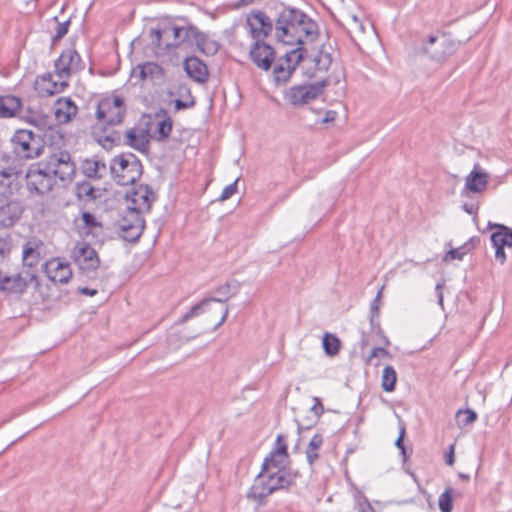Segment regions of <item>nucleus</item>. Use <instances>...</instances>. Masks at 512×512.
<instances>
[{"label":"nucleus","instance_id":"bf43d9fd","mask_svg":"<svg viewBox=\"0 0 512 512\" xmlns=\"http://www.w3.org/2000/svg\"><path fill=\"white\" fill-rule=\"evenodd\" d=\"M281 447H284L285 449V455H289L288 454V446H287V443H286V438L284 435L282 434H279L276 438V442H275V447L274 448H281Z\"/></svg>","mask_w":512,"mask_h":512},{"label":"nucleus","instance_id":"8fccbe9b","mask_svg":"<svg viewBox=\"0 0 512 512\" xmlns=\"http://www.w3.org/2000/svg\"><path fill=\"white\" fill-rule=\"evenodd\" d=\"M356 506L358 512H376L370 504L369 500L364 495H361L357 498Z\"/></svg>","mask_w":512,"mask_h":512},{"label":"nucleus","instance_id":"423d86ee","mask_svg":"<svg viewBox=\"0 0 512 512\" xmlns=\"http://www.w3.org/2000/svg\"><path fill=\"white\" fill-rule=\"evenodd\" d=\"M327 85L328 80L320 76L316 81L293 85L286 92L285 99L294 107L304 106L320 97Z\"/></svg>","mask_w":512,"mask_h":512},{"label":"nucleus","instance_id":"5fc2aeb1","mask_svg":"<svg viewBox=\"0 0 512 512\" xmlns=\"http://www.w3.org/2000/svg\"><path fill=\"white\" fill-rule=\"evenodd\" d=\"M314 404L310 408V412L312 413L311 416L316 417L319 419L321 415L324 413V406L321 402V399L318 397H313Z\"/></svg>","mask_w":512,"mask_h":512},{"label":"nucleus","instance_id":"4468645a","mask_svg":"<svg viewBox=\"0 0 512 512\" xmlns=\"http://www.w3.org/2000/svg\"><path fill=\"white\" fill-rule=\"evenodd\" d=\"M456 43L441 33L430 35L423 44L422 50L429 55L432 60L442 62L456 51Z\"/></svg>","mask_w":512,"mask_h":512},{"label":"nucleus","instance_id":"0e129e2a","mask_svg":"<svg viewBox=\"0 0 512 512\" xmlns=\"http://www.w3.org/2000/svg\"><path fill=\"white\" fill-rule=\"evenodd\" d=\"M9 244L6 240L0 238V258H4L9 252Z\"/></svg>","mask_w":512,"mask_h":512},{"label":"nucleus","instance_id":"79ce46f5","mask_svg":"<svg viewBox=\"0 0 512 512\" xmlns=\"http://www.w3.org/2000/svg\"><path fill=\"white\" fill-rule=\"evenodd\" d=\"M453 489L448 487L445 491L439 496V508L442 512H451L453 509V499H452Z\"/></svg>","mask_w":512,"mask_h":512},{"label":"nucleus","instance_id":"680f3d73","mask_svg":"<svg viewBox=\"0 0 512 512\" xmlns=\"http://www.w3.org/2000/svg\"><path fill=\"white\" fill-rule=\"evenodd\" d=\"M115 137L113 134L106 135L103 138L98 139V142L102 144L104 147H106V143H109V146H113L115 143Z\"/></svg>","mask_w":512,"mask_h":512},{"label":"nucleus","instance_id":"de8ad7c7","mask_svg":"<svg viewBox=\"0 0 512 512\" xmlns=\"http://www.w3.org/2000/svg\"><path fill=\"white\" fill-rule=\"evenodd\" d=\"M383 356V357H391L389 351L384 347H374L371 351V354L367 357L366 363L374 365L378 367L380 365L379 361H374L375 358Z\"/></svg>","mask_w":512,"mask_h":512},{"label":"nucleus","instance_id":"ea45409f","mask_svg":"<svg viewBox=\"0 0 512 512\" xmlns=\"http://www.w3.org/2000/svg\"><path fill=\"white\" fill-rule=\"evenodd\" d=\"M477 413L471 409H459L456 413V422L459 427H465L477 420Z\"/></svg>","mask_w":512,"mask_h":512},{"label":"nucleus","instance_id":"f257e3e1","mask_svg":"<svg viewBox=\"0 0 512 512\" xmlns=\"http://www.w3.org/2000/svg\"><path fill=\"white\" fill-rule=\"evenodd\" d=\"M275 38L286 45L301 47L318 35L317 23L300 9L278 3L275 6Z\"/></svg>","mask_w":512,"mask_h":512},{"label":"nucleus","instance_id":"bb28decb","mask_svg":"<svg viewBox=\"0 0 512 512\" xmlns=\"http://www.w3.org/2000/svg\"><path fill=\"white\" fill-rule=\"evenodd\" d=\"M478 165L465 178V188L474 193L484 191L488 184L489 175L485 171L478 170Z\"/></svg>","mask_w":512,"mask_h":512},{"label":"nucleus","instance_id":"20e7f679","mask_svg":"<svg viewBox=\"0 0 512 512\" xmlns=\"http://www.w3.org/2000/svg\"><path fill=\"white\" fill-rule=\"evenodd\" d=\"M110 173L118 185L134 184L143 173V166L139 158L133 153H122L110 162Z\"/></svg>","mask_w":512,"mask_h":512},{"label":"nucleus","instance_id":"58836bf2","mask_svg":"<svg viewBox=\"0 0 512 512\" xmlns=\"http://www.w3.org/2000/svg\"><path fill=\"white\" fill-rule=\"evenodd\" d=\"M322 344L325 353L329 356H335L340 350V340L333 334L325 333Z\"/></svg>","mask_w":512,"mask_h":512},{"label":"nucleus","instance_id":"4c0bfd02","mask_svg":"<svg viewBox=\"0 0 512 512\" xmlns=\"http://www.w3.org/2000/svg\"><path fill=\"white\" fill-rule=\"evenodd\" d=\"M75 194L79 200H94L96 199L95 188L87 181H82L76 184Z\"/></svg>","mask_w":512,"mask_h":512},{"label":"nucleus","instance_id":"72a5a7b5","mask_svg":"<svg viewBox=\"0 0 512 512\" xmlns=\"http://www.w3.org/2000/svg\"><path fill=\"white\" fill-rule=\"evenodd\" d=\"M21 108L20 98L13 95L0 96V118H11Z\"/></svg>","mask_w":512,"mask_h":512},{"label":"nucleus","instance_id":"f03ea898","mask_svg":"<svg viewBox=\"0 0 512 512\" xmlns=\"http://www.w3.org/2000/svg\"><path fill=\"white\" fill-rule=\"evenodd\" d=\"M300 477L298 471L291 470H263L261 468L252 486L247 492V498L264 505L269 495L277 490L288 488L295 484L296 478Z\"/></svg>","mask_w":512,"mask_h":512},{"label":"nucleus","instance_id":"f8f14e48","mask_svg":"<svg viewBox=\"0 0 512 512\" xmlns=\"http://www.w3.org/2000/svg\"><path fill=\"white\" fill-rule=\"evenodd\" d=\"M119 236L128 242H136L141 237L145 220L140 213L133 209H126L123 216L119 220Z\"/></svg>","mask_w":512,"mask_h":512},{"label":"nucleus","instance_id":"c756f323","mask_svg":"<svg viewBox=\"0 0 512 512\" xmlns=\"http://www.w3.org/2000/svg\"><path fill=\"white\" fill-rule=\"evenodd\" d=\"M138 75L139 80H155L164 76V69L155 62L139 64L133 69V74Z\"/></svg>","mask_w":512,"mask_h":512},{"label":"nucleus","instance_id":"412c9836","mask_svg":"<svg viewBox=\"0 0 512 512\" xmlns=\"http://www.w3.org/2000/svg\"><path fill=\"white\" fill-rule=\"evenodd\" d=\"M22 213L23 207L19 201H0V226H13L21 218Z\"/></svg>","mask_w":512,"mask_h":512},{"label":"nucleus","instance_id":"cd10ccee","mask_svg":"<svg viewBox=\"0 0 512 512\" xmlns=\"http://www.w3.org/2000/svg\"><path fill=\"white\" fill-rule=\"evenodd\" d=\"M289 461V455H285L284 447L273 448L268 456L265 457L262 467L263 470H288L286 463Z\"/></svg>","mask_w":512,"mask_h":512},{"label":"nucleus","instance_id":"ddd939ff","mask_svg":"<svg viewBox=\"0 0 512 512\" xmlns=\"http://www.w3.org/2000/svg\"><path fill=\"white\" fill-rule=\"evenodd\" d=\"M246 24L254 41L264 40L275 33L274 16L267 15L262 10H252L247 14Z\"/></svg>","mask_w":512,"mask_h":512},{"label":"nucleus","instance_id":"6e6552de","mask_svg":"<svg viewBox=\"0 0 512 512\" xmlns=\"http://www.w3.org/2000/svg\"><path fill=\"white\" fill-rule=\"evenodd\" d=\"M13 153L20 159H35L44 154L45 144H41L30 130H18L12 137Z\"/></svg>","mask_w":512,"mask_h":512},{"label":"nucleus","instance_id":"a211bd4d","mask_svg":"<svg viewBox=\"0 0 512 512\" xmlns=\"http://www.w3.org/2000/svg\"><path fill=\"white\" fill-rule=\"evenodd\" d=\"M127 200L131 201L128 209L136 210L142 215L143 212H149L152 203L155 201L156 196L153 190L148 185H140L126 196Z\"/></svg>","mask_w":512,"mask_h":512},{"label":"nucleus","instance_id":"393cba45","mask_svg":"<svg viewBox=\"0 0 512 512\" xmlns=\"http://www.w3.org/2000/svg\"><path fill=\"white\" fill-rule=\"evenodd\" d=\"M124 143L142 153H147L149 150L148 134L143 129L132 128L127 130Z\"/></svg>","mask_w":512,"mask_h":512},{"label":"nucleus","instance_id":"37998d69","mask_svg":"<svg viewBox=\"0 0 512 512\" xmlns=\"http://www.w3.org/2000/svg\"><path fill=\"white\" fill-rule=\"evenodd\" d=\"M406 435V428L404 425H401L399 428V436L395 441V446L399 449L400 454L402 456L403 463H406V461L409 459L411 455V451L408 452L407 448L404 445V438Z\"/></svg>","mask_w":512,"mask_h":512},{"label":"nucleus","instance_id":"473e14b6","mask_svg":"<svg viewBox=\"0 0 512 512\" xmlns=\"http://www.w3.org/2000/svg\"><path fill=\"white\" fill-rule=\"evenodd\" d=\"M82 172L88 178L99 180L106 174L107 166L102 160L86 159L82 163Z\"/></svg>","mask_w":512,"mask_h":512},{"label":"nucleus","instance_id":"69168bd1","mask_svg":"<svg viewBox=\"0 0 512 512\" xmlns=\"http://www.w3.org/2000/svg\"><path fill=\"white\" fill-rule=\"evenodd\" d=\"M443 284L441 283H438L435 287V291L437 293V297H438V303L441 307H443Z\"/></svg>","mask_w":512,"mask_h":512},{"label":"nucleus","instance_id":"e433bc0d","mask_svg":"<svg viewBox=\"0 0 512 512\" xmlns=\"http://www.w3.org/2000/svg\"><path fill=\"white\" fill-rule=\"evenodd\" d=\"M397 382V374L393 366L384 367L381 376V387L385 392H393Z\"/></svg>","mask_w":512,"mask_h":512},{"label":"nucleus","instance_id":"09e8293b","mask_svg":"<svg viewBox=\"0 0 512 512\" xmlns=\"http://www.w3.org/2000/svg\"><path fill=\"white\" fill-rule=\"evenodd\" d=\"M382 290H383V287L378 291L375 299L373 300V302L371 304V308H370V312H371V317H370L371 327H374L375 320H378V317H379V301H380V298H381V295H382Z\"/></svg>","mask_w":512,"mask_h":512},{"label":"nucleus","instance_id":"864d4df0","mask_svg":"<svg viewBox=\"0 0 512 512\" xmlns=\"http://www.w3.org/2000/svg\"><path fill=\"white\" fill-rule=\"evenodd\" d=\"M82 220L85 228H101V224L96 221V218L90 212H83Z\"/></svg>","mask_w":512,"mask_h":512},{"label":"nucleus","instance_id":"1a4fd4ad","mask_svg":"<svg viewBox=\"0 0 512 512\" xmlns=\"http://www.w3.org/2000/svg\"><path fill=\"white\" fill-rule=\"evenodd\" d=\"M26 186L31 194L44 195L55 184V177L43 166V162L32 164L25 174Z\"/></svg>","mask_w":512,"mask_h":512},{"label":"nucleus","instance_id":"c85d7f7f","mask_svg":"<svg viewBox=\"0 0 512 512\" xmlns=\"http://www.w3.org/2000/svg\"><path fill=\"white\" fill-rule=\"evenodd\" d=\"M240 290V283L237 280H232L217 287L214 291L215 296L208 298L210 302L224 303L238 294Z\"/></svg>","mask_w":512,"mask_h":512},{"label":"nucleus","instance_id":"7ed1b4c3","mask_svg":"<svg viewBox=\"0 0 512 512\" xmlns=\"http://www.w3.org/2000/svg\"><path fill=\"white\" fill-rule=\"evenodd\" d=\"M50 139H55L53 143L46 145L44 149L45 160L43 166L63 183L72 182L76 165L72 160L71 154L64 146V138L58 132L50 131Z\"/></svg>","mask_w":512,"mask_h":512},{"label":"nucleus","instance_id":"a18cd8bd","mask_svg":"<svg viewBox=\"0 0 512 512\" xmlns=\"http://www.w3.org/2000/svg\"><path fill=\"white\" fill-rule=\"evenodd\" d=\"M173 123L170 117L160 121L157 127V140L162 141L169 137L172 131Z\"/></svg>","mask_w":512,"mask_h":512},{"label":"nucleus","instance_id":"5701e85b","mask_svg":"<svg viewBox=\"0 0 512 512\" xmlns=\"http://www.w3.org/2000/svg\"><path fill=\"white\" fill-rule=\"evenodd\" d=\"M66 79L58 81L53 80L51 73H46L38 77L35 81V89L41 96H52L60 93L68 86Z\"/></svg>","mask_w":512,"mask_h":512},{"label":"nucleus","instance_id":"c9c22d12","mask_svg":"<svg viewBox=\"0 0 512 512\" xmlns=\"http://www.w3.org/2000/svg\"><path fill=\"white\" fill-rule=\"evenodd\" d=\"M324 442L323 436L321 434H314L311 440L309 441L305 454L307 463L309 466H313L315 462L319 459L318 450L322 447Z\"/></svg>","mask_w":512,"mask_h":512},{"label":"nucleus","instance_id":"7c9ffc66","mask_svg":"<svg viewBox=\"0 0 512 512\" xmlns=\"http://www.w3.org/2000/svg\"><path fill=\"white\" fill-rule=\"evenodd\" d=\"M20 171L16 167H6L0 170V192L1 193H12L14 189H17V180L19 178Z\"/></svg>","mask_w":512,"mask_h":512},{"label":"nucleus","instance_id":"13d9d810","mask_svg":"<svg viewBox=\"0 0 512 512\" xmlns=\"http://www.w3.org/2000/svg\"><path fill=\"white\" fill-rule=\"evenodd\" d=\"M174 103H175L176 110H182V109H187V108L194 106L195 101L191 100L190 102H186V101H182L180 99H176Z\"/></svg>","mask_w":512,"mask_h":512},{"label":"nucleus","instance_id":"2f4dec72","mask_svg":"<svg viewBox=\"0 0 512 512\" xmlns=\"http://www.w3.org/2000/svg\"><path fill=\"white\" fill-rule=\"evenodd\" d=\"M489 227L497 228L498 230L491 234V242L493 246L498 247H512V229L503 224H492L489 222Z\"/></svg>","mask_w":512,"mask_h":512},{"label":"nucleus","instance_id":"2eb2a0df","mask_svg":"<svg viewBox=\"0 0 512 512\" xmlns=\"http://www.w3.org/2000/svg\"><path fill=\"white\" fill-rule=\"evenodd\" d=\"M39 285L37 276L30 270H25L14 275H5L0 270V291L11 294L23 293L30 282Z\"/></svg>","mask_w":512,"mask_h":512},{"label":"nucleus","instance_id":"4be33fe9","mask_svg":"<svg viewBox=\"0 0 512 512\" xmlns=\"http://www.w3.org/2000/svg\"><path fill=\"white\" fill-rule=\"evenodd\" d=\"M187 75L197 83L204 84L208 81L209 71L207 65L198 57H187L183 62Z\"/></svg>","mask_w":512,"mask_h":512},{"label":"nucleus","instance_id":"e2e57ef3","mask_svg":"<svg viewBox=\"0 0 512 512\" xmlns=\"http://www.w3.org/2000/svg\"><path fill=\"white\" fill-rule=\"evenodd\" d=\"M463 210L470 215H475L478 211V205L474 203H465L463 204Z\"/></svg>","mask_w":512,"mask_h":512},{"label":"nucleus","instance_id":"a19ab883","mask_svg":"<svg viewBox=\"0 0 512 512\" xmlns=\"http://www.w3.org/2000/svg\"><path fill=\"white\" fill-rule=\"evenodd\" d=\"M209 303H210V300L205 298L202 301H200L198 304L192 306L190 308V310L187 313H185L182 316V318L179 320V324H183L186 321L190 320L191 318L200 315L205 310V308L208 306Z\"/></svg>","mask_w":512,"mask_h":512},{"label":"nucleus","instance_id":"0eeeda50","mask_svg":"<svg viewBox=\"0 0 512 512\" xmlns=\"http://www.w3.org/2000/svg\"><path fill=\"white\" fill-rule=\"evenodd\" d=\"M70 257L82 275L91 279L97 276L100 258L90 244L85 241H78L72 248Z\"/></svg>","mask_w":512,"mask_h":512},{"label":"nucleus","instance_id":"6ab92c4d","mask_svg":"<svg viewBox=\"0 0 512 512\" xmlns=\"http://www.w3.org/2000/svg\"><path fill=\"white\" fill-rule=\"evenodd\" d=\"M305 54L306 52L304 53L303 61L310 64V66L307 67L308 71L306 72L309 77H318L317 74L326 72L332 63V57L325 49L324 45L308 58Z\"/></svg>","mask_w":512,"mask_h":512},{"label":"nucleus","instance_id":"aec40b11","mask_svg":"<svg viewBox=\"0 0 512 512\" xmlns=\"http://www.w3.org/2000/svg\"><path fill=\"white\" fill-rule=\"evenodd\" d=\"M46 272L50 280L60 284H67L72 277L70 264L59 258L51 259L46 263Z\"/></svg>","mask_w":512,"mask_h":512},{"label":"nucleus","instance_id":"f704fd0d","mask_svg":"<svg viewBox=\"0 0 512 512\" xmlns=\"http://www.w3.org/2000/svg\"><path fill=\"white\" fill-rule=\"evenodd\" d=\"M41 242L37 240L28 241L23 246V263L24 265L32 268L37 265L40 260L39 246Z\"/></svg>","mask_w":512,"mask_h":512},{"label":"nucleus","instance_id":"9b49d317","mask_svg":"<svg viewBox=\"0 0 512 512\" xmlns=\"http://www.w3.org/2000/svg\"><path fill=\"white\" fill-rule=\"evenodd\" d=\"M306 50L302 47H297L285 53L273 68V78L277 85L286 84L292 74L294 73L297 65L304 60V53Z\"/></svg>","mask_w":512,"mask_h":512},{"label":"nucleus","instance_id":"6e6d98bb","mask_svg":"<svg viewBox=\"0 0 512 512\" xmlns=\"http://www.w3.org/2000/svg\"><path fill=\"white\" fill-rule=\"evenodd\" d=\"M495 248V258L500 264H504L506 261V253L504 247L493 246Z\"/></svg>","mask_w":512,"mask_h":512},{"label":"nucleus","instance_id":"dca6fc26","mask_svg":"<svg viewBox=\"0 0 512 512\" xmlns=\"http://www.w3.org/2000/svg\"><path fill=\"white\" fill-rule=\"evenodd\" d=\"M55 73L60 80L68 79L72 73L84 69L80 55L75 49L64 50L55 61Z\"/></svg>","mask_w":512,"mask_h":512},{"label":"nucleus","instance_id":"4d7b16f0","mask_svg":"<svg viewBox=\"0 0 512 512\" xmlns=\"http://www.w3.org/2000/svg\"><path fill=\"white\" fill-rule=\"evenodd\" d=\"M373 329L376 328V332H377V335L383 340V343L386 345V346H389L390 345V341L388 339L387 336H385L382 328L380 327V323H379V320H375V325L374 327H372Z\"/></svg>","mask_w":512,"mask_h":512},{"label":"nucleus","instance_id":"49530a36","mask_svg":"<svg viewBox=\"0 0 512 512\" xmlns=\"http://www.w3.org/2000/svg\"><path fill=\"white\" fill-rule=\"evenodd\" d=\"M474 238H471L470 241L468 243H465L462 247L460 248H455V249H450L445 257H444V260L445 261H448V260H454V259H457V260H462L463 256L469 251L470 247H469V244L471 242H473Z\"/></svg>","mask_w":512,"mask_h":512},{"label":"nucleus","instance_id":"3c124183","mask_svg":"<svg viewBox=\"0 0 512 512\" xmlns=\"http://www.w3.org/2000/svg\"><path fill=\"white\" fill-rule=\"evenodd\" d=\"M319 419L313 416L306 417L302 421L297 422L298 431L309 430L318 423Z\"/></svg>","mask_w":512,"mask_h":512},{"label":"nucleus","instance_id":"052dcab7","mask_svg":"<svg viewBox=\"0 0 512 512\" xmlns=\"http://www.w3.org/2000/svg\"><path fill=\"white\" fill-rule=\"evenodd\" d=\"M336 117H337V112L336 111L327 110L325 112L324 118L322 119V123H332V122L335 121Z\"/></svg>","mask_w":512,"mask_h":512},{"label":"nucleus","instance_id":"774afa93","mask_svg":"<svg viewBox=\"0 0 512 512\" xmlns=\"http://www.w3.org/2000/svg\"><path fill=\"white\" fill-rule=\"evenodd\" d=\"M30 123L38 127H44L46 125L45 119H38L36 116L30 118Z\"/></svg>","mask_w":512,"mask_h":512},{"label":"nucleus","instance_id":"39448f33","mask_svg":"<svg viewBox=\"0 0 512 512\" xmlns=\"http://www.w3.org/2000/svg\"><path fill=\"white\" fill-rule=\"evenodd\" d=\"M195 29L193 25H167L163 29H152L150 37L156 47L169 50L178 48L182 44H192Z\"/></svg>","mask_w":512,"mask_h":512},{"label":"nucleus","instance_id":"f3484780","mask_svg":"<svg viewBox=\"0 0 512 512\" xmlns=\"http://www.w3.org/2000/svg\"><path fill=\"white\" fill-rule=\"evenodd\" d=\"M249 58L257 68L268 71L275 62L276 52L264 40L254 41L249 50Z\"/></svg>","mask_w":512,"mask_h":512},{"label":"nucleus","instance_id":"603ef678","mask_svg":"<svg viewBox=\"0 0 512 512\" xmlns=\"http://www.w3.org/2000/svg\"><path fill=\"white\" fill-rule=\"evenodd\" d=\"M237 182H238V179H236L233 183L227 185L223 189L218 200L225 201V200L229 199L231 196H233L237 191Z\"/></svg>","mask_w":512,"mask_h":512},{"label":"nucleus","instance_id":"a878e982","mask_svg":"<svg viewBox=\"0 0 512 512\" xmlns=\"http://www.w3.org/2000/svg\"><path fill=\"white\" fill-rule=\"evenodd\" d=\"M192 43H194L197 49L206 56H213L219 50V43L212 39L208 34L200 31L197 27L193 35Z\"/></svg>","mask_w":512,"mask_h":512},{"label":"nucleus","instance_id":"c03bdc74","mask_svg":"<svg viewBox=\"0 0 512 512\" xmlns=\"http://www.w3.org/2000/svg\"><path fill=\"white\" fill-rule=\"evenodd\" d=\"M53 20L57 22V27L55 31V35L51 39L52 46L56 45V43L62 39L67 33L70 25V20H66L64 22H60L58 17H53Z\"/></svg>","mask_w":512,"mask_h":512},{"label":"nucleus","instance_id":"9d476101","mask_svg":"<svg viewBox=\"0 0 512 512\" xmlns=\"http://www.w3.org/2000/svg\"><path fill=\"white\" fill-rule=\"evenodd\" d=\"M125 110L122 98L107 97L99 101L95 116L101 124L115 126L123 122Z\"/></svg>","mask_w":512,"mask_h":512},{"label":"nucleus","instance_id":"b1692460","mask_svg":"<svg viewBox=\"0 0 512 512\" xmlns=\"http://www.w3.org/2000/svg\"><path fill=\"white\" fill-rule=\"evenodd\" d=\"M78 108L69 97H61L55 102L54 115L59 123H68L76 116Z\"/></svg>","mask_w":512,"mask_h":512},{"label":"nucleus","instance_id":"338daca9","mask_svg":"<svg viewBox=\"0 0 512 512\" xmlns=\"http://www.w3.org/2000/svg\"><path fill=\"white\" fill-rule=\"evenodd\" d=\"M78 292L80 294L87 295V296H95L98 293V291L96 289H90L88 287H81L78 289Z\"/></svg>","mask_w":512,"mask_h":512}]
</instances>
